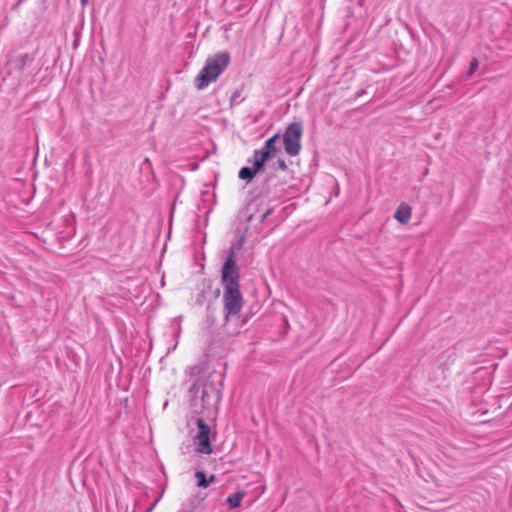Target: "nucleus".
<instances>
[{"label":"nucleus","mask_w":512,"mask_h":512,"mask_svg":"<svg viewBox=\"0 0 512 512\" xmlns=\"http://www.w3.org/2000/svg\"><path fill=\"white\" fill-rule=\"evenodd\" d=\"M272 210L271 209H268L267 211H265L261 217H260V222H263L270 214H271Z\"/></svg>","instance_id":"obj_15"},{"label":"nucleus","mask_w":512,"mask_h":512,"mask_svg":"<svg viewBox=\"0 0 512 512\" xmlns=\"http://www.w3.org/2000/svg\"><path fill=\"white\" fill-rule=\"evenodd\" d=\"M268 159L269 158L267 157L266 152H258L257 150H255L252 161L253 170H255L256 173H259L264 168V165Z\"/></svg>","instance_id":"obj_9"},{"label":"nucleus","mask_w":512,"mask_h":512,"mask_svg":"<svg viewBox=\"0 0 512 512\" xmlns=\"http://www.w3.org/2000/svg\"><path fill=\"white\" fill-rule=\"evenodd\" d=\"M245 496L244 491H238L227 498V503L230 509H235L241 505L242 499Z\"/></svg>","instance_id":"obj_10"},{"label":"nucleus","mask_w":512,"mask_h":512,"mask_svg":"<svg viewBox=\"0 0 512 512\" xmlns=\"http://www.w3.org/2000/svg\"><path fill=\"white\" fill-rule=\"evenodd\" d=\"M280 139V134H275L274 136L270 137L269 139H267L264 143V146L257 150L258 152H266L267 153V157L270 159L271 157L274 156V154L276 153V151L278 150L277 146H276V142Z\"/></svg>","instance_id":"obj_8"},{"label":"nucleus","mask_w":512,"mask_h":512,"mask_svg":"<svg viewBox=\"0 0 512 512\" xmlns=\"http://www.w3.org/2000/svg\"><path fill=\"white\" fill-rule=\"evenodd\" d=\"M230 63V54L228 52H220L209 57L204 67L200 70L195 78V86L198 90L206 88L210 83L215 82L224 72Z\"/></svg>","instance_id":"obj_2"},{"label":"nucleus","mask_w":512,"mask_h":512,"mask_svg":"<svg viewBox=\"0 0 512 512\" xmlns=\"http://www.w3.org/2000/svg\"><path fill=\"white\" fill-rule=\"evenodd\" d=\"M195 477L197 478V485L202 488L208 487V485L214 481V475H211L209 479L206 478V475L202 471H197L195 473Z\"/></svg>","instance_id":"obj_11"},{"label":"nucleus","mask_w":512,"mask_h":512,"mask_svg":"<svg viewBox=\"0 0 512 512\" xmlns=\"http://www.w3.org/2000/svg\"><path fill=\"white\" fill-rule=\"evenodd\" d=\"M219 400L220 396L218 392H215L213 389H211V391L203 389L201 409H208L215 406L219 403Z\"/></svg>","instance_id":"obj_5"},{"label":"nucleus","mask_w":512,"mask_h":512,"mask_svg":"<svg viewBox=\"0 0 512 512\" xmlns=\"http://www.w3.org/2000/svg\"><path fill=\"white\" fill-rule=\"evenodd\" d=\"M411 213V207L405 203H402L398 206L394 214V218L401 224H406L411 218Z\"/></svg>","instance_id":"obj_7"},{"label":"nucleus","mask_w":512,"mask_h":512,"mask_svg":"<svg viewBox=\"0 0 512 512\" xmlns=\"http://www.w3.org/2000/svg\"><path fill=\"white\" fill-rule=\"evenodd\" d=\"M303 135V124L302 122L290 123L282 136V142L284 150L289 156H297L301 150V138Z\"/></svg>","instance_id":"obj_3"},{"label":"nucleus","mask_w":512,"mask_h":512,"mask_svg":"<svg viewBox=\"0 0 512 512\" xmlns=\"http://www.w3.org/2000/svg\"><path fill=\"white\" fill-rule=\"evenodd\" d=\"M33 61V57L29 54H22L10 61L12 69H16L22 72L26 66L30 65Z\"/></svg>","instance_id":"obj_6"},{"label":"nucleus","mask_w":512,"mask_h":512,"mask_svg":"<svg viewBox=\"0 0 512 512\" xmlns=\"http://www.w3.org/2000/svg\"><path fill=\"white\" fill-rule=\"evenodd\" d=\"M256 171L253 170V168L250 167H242L239 171V178L242 180H246L247 182H250L254 176L256 175Z\"/></svg>","instance_id":"obj_12"},{"label":"nucleus","mask_w":512,"mask_h":512,"mask_svg":"<svg viewBox=\"0 0 512 512\" xmlns=\"http://www.w3.org/2000/svg\"><path fill=\"white\" fill-rule=\"evenodd\" d=\"M80 2H81V5L83 7H85L87 5V3H88V0H80Z\"/></svg>","instance_id":"obj_16"},{"label":"nucleus","mask_w":512,"mask_h":512,"mask_svg":"<svg viewBox=\"0 0 512 512\" xmlns=\"http://www.w3.org/2000/svg\"><path fill=\"white\" fill-rule=\"evenodd\" d=\"M154 506H155V503L146 512H151L153 510Z\"/></svg>","instance_id":"obj_17"},{"label":"nucleus","mask_w":512,"mask_h":512,"mask_svg":"<svg viewBox=\"0 0 512 512\" xmlns=\"http://www.w3.org/2000/svg\"><path fill=\"white\" fill-rule=\"evenodd\" d=\"M221 279L224 285L225 320L228 321L230 317L237 316L243 306V297L239 288V268L234 260L233 250L224 262Z\"/></svg>","instance_id":"obj_1"},{"label":"nucleus","mask_w":512,"mask_h":512,"mask_svg":"<svg viewBox=\"0 0 512 512\" xmlns=\"http://www.w3.org/2000/svg\"><path fill=\"white\" fill-rule=\"evenodd\" d=\"M196 424L198 427V432L193 437L195 450L201 454H211L212 446L210 443V427L202 418H198L196 420Z\"/></svg>","instance_id":"obj_4"},{"label":"nucleus","mask_w":512,"mask_h":512,"mask_svg":"<svg viewBox=\"0 0 512 512\" xmlns=\"http://www.w3.org/2000/svg\"><path fill=\"white\" fill-rule=\"evenodd\" d=\"M477 68H478V61L476 58H473L470 62L467 75L471 76L477 70Z\"/></svg>","instance_id":"obj_13"},{"label":"nucleus","mask_w":512,"mask_h":512,"mask_svg":"<svg viewBox=\"0 0 512 512\" xmlns=\"http://www.w3.org/2000/svg\"><path fill=\"white\" fill-rule=\"evenodd\" d=\"M278 167L283 171L286 170L287 169L286 162L282 159L278 160Z\"/></svg>","instance_id":"obj_14"}]
</instances>
